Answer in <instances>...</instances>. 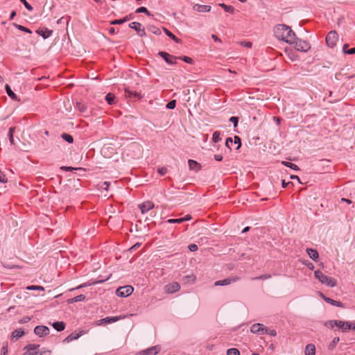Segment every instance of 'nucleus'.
Instances as JSON below:
<instances>
[{"instance_id":"nucleus-1","label":"nucleus","mask_w":355,"mask_h":355,"mask_svg":"<svg viewBox=\"0 0 355 355\" xmlns=\"http://www.w3.org/2000/svg\"><path fill=\"white\" fill-rule=\"evenodd\" d=\"M275 37L286 43L293 44L295 41V33L286 24H278L274 28Z\"/></svg>"},{"instance_id":"nucleus-2","label":"nucleus","mask_w":355,"mask_h":355,"mask_svg":"<svg viewBox=\"0 0 355 355\" xmlns=\"http://www.w3.org/2000/svg\"><path fill=\"white\" fill-rule=\"evenodd\" d=\"M324 326L330 329L337 327L338 329H341L343 332H346L349 330H355V322L332 320L325 322Z\"/></svg>"},{"instance_id":"nucleus-3","label":"nucleus","mask_w":355,"mask_h":355,"mask_svg":"<svg viewBox=\"0 0 355 355\" xmlns=\"http://www.w3.org/2000/svg\"><path fill=\"white\" fill-rule=\"evenodd\" d=\"M40 345L28 344L24 347V355H51V351L46 348H40Z\"/></svg>"},{"instance_id":"nucleus-4","label":"nucleus","mask_w":355,"mask_h":355,"mask_svg":"<svg viewBox=\"0 0 355 355\" xmlns=\"http://www.w3.org/2000/svg\"><path fill=\"white\" fill-rule=\"evenodd\" d=\"M314 276L321 284L327 286L335 287L337 285V281L334 278L324 275L320 270H315Z\"/></svg>"},{"instance_id":"nucleus-5","label":"nucleus","mask_w":355,"mask_h":355,"mask_svg":"<svg viewBox=\"0 0 355 355\" xmlns=\"http://www.w3.org/2000/svg\"><path fill=\"white\" fill-rule=\"evenodd\" d=\"M133 291L134 288L132 286L127 285L118 288L116 294L119 297H128L132 293Z\"/></svg>"},{"instance_id":"nucleus-6","label":"nucleus","mask_w":355,"mask_h":355,"mask_svg":"<svg viewBox=\"0 0 355 355\" xmlns=\"http://www.w3.org/2000/svg\"><path fill=\"white\" fill-rule=\"evenodd\" d=\"M338 35L335 31H331L326 37V42L328 46L333 48L336 44Z\"/></svg>"},{"instance_id":"nucleus-7","label":"nucleus","mask_w":355,"mask_h":355,"mask_svg":"<svg viewBox=\"0 0 355 355\" xmlns=\"http://www.w3.org/2000/svg\"><path fill=\"white\" fill-rule=\"evenodd\" d=\"M295 49L298 51L307 52L311 49V45L305 40H297L295 42Z\"/></svg>"},{"instance_id":"nucleus-8","label":"nucleus","mask_w":355,"mask_h":355,"mask_svg":"<svg viewBox=\"0 0 355 355\" xmlns=\"http://www.w3.org/2000/svg\"><path fill=\"white\" fill-rule=\"evenodd\" d=\"M233 144H237L236 149L238 150L241 146V141L240 137L238 136H235L234 137V139H232V137L227 138L226 141H225V146L228 148L231 149Z\"/></svg>"},{"instance_id":"nucleus-9","label":"nucleus","mask_w":355,"mask_h":355,"mask_svg":"<svg viewBox=\"0 0 355 355\" xmlns=\"http://www.w3.org/2000/svg\"><path fill=\"white\" fill-rule=\"evenodd\" d=\"M180 289V285L178 282H172L165 286L164 290L167 293H174Z\"/></svg>"},{"instance_id":"nucleus-10","label":"nucleus","mask_w":355,"mask_h":355,"mask_svg":"<svg viewBox=\"0 0 355 355\" xmlns=\"http://www.w3.org/2000/svg\"><path fill=\"white\" fill-rule=\"evenodd\" d=\"M250 331L252 333L257 334H264V332L267 331L266 327L260 323L253 324L250 327Z\"/></svg>"},{"instance_id":"nucleus-11","label":"nucleus","mask_w":355,"mask_h":355,"mask_svg":"<svg viewBox=\"0 0 355 355\" xmlns=\"http://www.w3.org/2000/svg\"><path fill=\"white\" fill-rule=\"evenodd\" d=\"M155 207V204L150 200L146 201L139 205L142 214H145L152 209Z\"/></svg>"},{"instance_id":"nucleus-12","label":"nucleus","mask_w":355,"mask_h":355,"mask_svg":"<svg viewBox=\"0 0 355 355\" xmlns=\"http://www.w3.org/2000/svg\"><path fill=\"white\" fill-rule=\"evenodd\" d=\"M238 279H239V278L236 277H230L227 279H224L222 280H218V281L215 282L214 286H218L229 285L232 282H236Z\"/></svg>"},{"instance_id":"nucleus-13","label":"nucleus","mask_w":355,"mask_h":355,"mask_svg":"<svg viewBox=\"0 0 355 355\" xmlns=\"http://www.w3.org/2000/svg\"><path fill=\"white\" fill-rule=\"evenodd\" d=\"M34 332L36 335L42 337L49 334V329L46 326H37Z\"/></svg>"},{"instance_id":"nucleus-14","label":"nucleus","mask_w":355,"mask_h":355,"mask_svg":"<svg viewBox=\"0 0 355 355\" xmlns=\"http://www.w3.org/2000/svg\"><path fill=\"white\" fill-rule=\"evenodd\" d=\"M160 351V347L158 345L151 347L148 349L139 352L140 355H155Z\"/></svg>"},{"instance_id":"nucleus-15","label":"nucleus","mask_w":355,"mask_h":355,"mask_svg":"<svg viewBox=\"0 0 355 355\" xmlns=\"http://www.w3.org/2000/svg\"><path fill=\"white\" fill-rule=\"evenodd\" d=\"M129 26L135 29L139 35L143 36L145 35V31L144 28L142 26V24H129Z\"/></svg>"},{"instance_id":"nucleus-16","label":"nucleus","mask_w":355,"mask_h":355,"mask_svg":"<svg viewBox=\"0 0 355 355\" xmlns=\"http://www.w3.org/2000/svg\"><path fill=\"white\" fill-rule=\"evenodd\" d=\"M191 219V216L189 215V214H187L183 218H177V219H168L166 220V223H182L184 221H188V220H190Z\"/></svg>"},{"instance_id":"nucleus-17","label":"nucleus","mask_w":355,"mask_h":355,"mask_svg":"<svg viewBox=\"0 0 355 355\" xmlns=\"http://www.w3.org/2000/svg\"><path fill=\"white\" fill-rule=\"evenodd\" d=\"M37 33L40 35L44 39L48 38L52 33V31L46 28H40L37 31Z\"/></svg>"},{"instance_id":"nucleus-18","label":"nucleus","mask_w":355,"mask_h":355,"mask_svg":"<svg viewBox=\"0 0 355 355\" xmlns=\"http://www.w3.org/2000/svg\"><path fill=\"white\" fill-rule=\"evenodd\" d=\"M193 8H194V10H196L198 12H208L210 10L211 6H208V5L196 4L193 6Z\"/></svg>"},{"instance_id":"nucleus-19","label":"nucleus","mask_w":355,"mask_h":355,"mask_svg":"<svg viewBox=\"0 0 355 355\" xmlns=\"http://www.w3.org/2000/svg\"><path fill=\"white\" fill-rule=\"evenodd\" d=\"M305 355H315V347L313 344H308L304 350Z\"/></svg>"},{"instance_id":"nucleus-20","label":"nucleus","mask_w":355,"mask_h":355,"mask_svg":"<svg viewBox=\"0 0 355 355\" xmlns=\"http://www.w3.org/2000/svg\"><path fill=\"white\" fill-rule=\"evenodd\" d=\"M188 164L189 168L195 171H198L201 168L200 164L193 159H189Z\"/></svg>"},{"instance_id":"nucleus-21","label":"nucleus","mask_w":355,"mask_h":355,"mask_svg":"<svg viewBox=\"0 0 355 355\" xmlns=\"http://www.w3.org/2000/svg\"><path fill=\"white\" fill-rule=\"evenodd\" d=\"M306 252L309 254V257L312 259L313 261H316L318 259L319 254L316 250L312 248H307Z\"/></svg>"},{"instance_id":"nucleus-22","label":"nucleus","mask_w":355,"mask_h":355,"mask_svg":"<svg viewBox=\"0 0 355 355\" xmlns=\"http://www.w3.org/2000/svg\"><path fill=\"white\" fill-rule=\"evenodd\" d=\"M83 335V331L78 334L76 332L71 333L70 335H69L64 340V341L69 343L74 340H77L78 338H80Z\"/></svg>"},{"instance_id":"nucleus-23","label":"nucleus","mask_w":355,"mask_h":355,"mask_svg":"<svg viewBox=\"0 0 355 355\" xmlns=\"http://www.w3.org/2000/svg\"><path fill=\"white\" fill-rule=\"evenodd\" d=\"M119 320L117 317H106L103 319H101L98 321V324H102L105 323H112L115 322Z\"/></svg>"},{"instance_id":"nucleus-24","label":"nucleus","mask_w":355,"mask_h":355,"mask_svg":"<svg viewBox=\"0 0 355 355\" xmlns=\"http://www.w3.org/2000/svg\"><path fill=\"white\" fill-rule=\"evenodd\" d=\"M135 17V13H131V14H129L128 15H126L123 19H114L113 21H111L110 22H115V23H117V22H127L128 21L134 19Z\"/></svg>"},{"instance_id":"nucleus-25","label":"nucleus","mask_w":355,"mask_h":355,"mask_svg":"<svg viewBox=\"0 0 355 355\" xmlns=\"http://www.w3.org/2000/svg\"><path fill=\"white\" fill-rule=\"evenodd\" d=\"M6 91L8 96L14 101H19L17 96L12 91L8 85H6Z\"/></svg>"},{"instance_id":"nucleus-26","label":"nucleus","mask_w":355,"mask_h":355,"mask_svg":"<svg viewBox=\"0 0 355 355\" xmlns=\"http://www.w3.org/2000/svg\"><path fill=\"white\" fill-rule=\"evenodd\" d=\"M160 55L162 58H164V59L166 60V62H168L169 64L174 63L173 60L175 59V58H173L172 55H169L168 53H167L166 52H161Z\"/></svg>"},{"instance_id":"nucleus-27","label":"nucleus","mask_w":355,"mask_h":355,"mask_svg":"<svg viewBox=\"0 0 355 355\" xmlns=\"http://www.w3.org/2000/svg\"><path fill=\"white\" fill-rule=\"evenodd\" d=\"M85 295L81 294V295H78V296H76L75 297H73V298L67 300V303L68 304H73V303H75V302L83 301V300H85Z\"/></svg>"},{"instance_id":"nucleus-28","label":"nucleus","mask_w":355,"mask_h":355,"mask_svg":"<svg viewBox=\"0 0 355 355\" xmlns=\"http://www.w3.org/2000/svg\"><path fill=\"white\" fill-rule=\"evenodd\" d=\"M52 325L58 331H62L65 328V324L63 322H55Z\"/></svg>"},{"instance_id":"nucleus-29","label":"nucleus","mask_w":355,"mask_h":355,"mask_svg":"<svg viewBox=\"0 0 355 355\" xmlns=\"http://www.w3.org/2000/svg\"><path fill=\"white\" fill-rule=\"evenodd\" d=\"M24 335V331L22 329H19L15 330L12 333V338L17 339L19 338H21Z\"/></svg>"},{"instance_id":"nucleus-30","label":"nucleus","mask_w":355,"mask_h":355,"mask_svg":"<svg viewBox=\"0 0 355 355\" xmlns=\"http://www.w3.org/2000/svg\"><path fill=\"white\" fill-rule=\"evenodd\" d=\"M349 44H345L343 46V51L345 54L352 55L355 53V48L347 49Z\"/></svg>"},{"instance_id":"nucleus-31","label":"nucleus","mask_w":355,"mask_h":355,"mask_svg":"<svg viewBox=\"0 0 355 355\" xmlns=\"http://www.w3.org/2000/svg\"><path fill=\"white\" fill-rule=\"evenodd\" d=\"M325 302H327V303H329L331 304V305H334V306H338V307H343V304L339 302V301H336V300H332L331 298H326L325 299Z\"/></svg>"},{"instance_id":"nucleus-32","label":"nucleus","mask_w":355,"mask_h":355,"mask_svg":"<svg viewBox=\"0 0 355 355\" xmlns=\"http://www.w3.org/2000/svg\"><path fill=\"white\" fill-rule=\"evenodd\" d=\"M105 100L109 105L114 103L115 96L112 93H108L105 96Z\"/></svg>"},{"instance_id":"nucleus-33","label":"nucleus","mask_w":355,"mask_h":355,"mask_svg":"<svg viewBox=\"0 0 355 355\" xmlns=\"http://www.w3.org/2000/svg\"><path fill=\"white\" fill-rule=\"evenodd\" d=\"M221 140L220 133L218 131H216L213 133L212 141L214 143H218Z\"/></svg>"},{"instance_id":"nucleus-34","label":"nucleus","mask_w":355,"mask_h":355,"mask_svg":"<svg viewBox=\"0 0 355 355\" xmlns=\"http://www.w3.org/2000/svg\"><path fill=\"white\" fill-rule=\"evenodd\" d=\"M26 289L29 290V291H44V288L43 286H35V285L28 286L26 287Z\"/></svg>"},{"instance_id":"nucleus-35","label":"nucleus","mask_w":355,"mask_h":355,"mask_svg":"<svg viewBox=\"0 0 355 355\" xmlns=\"http://www.w3.org/2000/svg\"><path fill=\"white\" fill-rule=\"evenodd\" d=\"M227 355H240V352L236 348H230L227 349Z\"/></svg>"},{"instance_id":"nucleus-36","label":"nucleus","mask_w":355,"mask_h":355,"mask_svg":"<svg viewBox=\"0 0 355 355\" xmlns=\"http://www.w3.org/2000/svg\"><path fill=\"white\" fill-rule=\"evenodd\" d=\"M282 164L295 171H298L299 170V167L295 164H293L291 162H282Z\"/></svg>"},{"instance_id":"nucleus-37","label":"nucleus","mask_w":355,"mask_h":355,"mask_svg":"<svg viewBox=\"0 0 355 355\" xmlns=\"http://www.w3.org/2000/svg\"><path fill=\"white\" fill-rule=\"evenodd\" d=\"M62 137L63 139H64L68 143H72L73 141V137L69 134L64 133L62 135Z\"/></svg>"},{"instance_id":"nucleus-38","label":"nucleus","mask_w":355,"mask_h":355,"mask_svg":"<svg viewBox=\"0 0 355 355\" xmlns=\"http://www.w3.org/2000/svg\"><path fill=\"white\" fill-rule=\"evenodd\" d=\"M15 128H10L8 131V137L9 140L11 144H14V138H13V133H14Z\"/></svg>"},{"instance_id":"nucleus-39","label":"nucleus","mask_w":355,"mask_h":355,"mask_svg":"<svg viewBox=\"0 0 355 355\" xmlns=\"http://www.w3.org/2000/svg\"><path fill=\"white\" fill-rule=\"evenodd\" d=\"M340 339L338 337H336L333 339V340L329 344V348L330 349H333L336 346L337 343L339 342Z\"/></svg>"},{"instance_id":"nucleus-40","label":"nucleus","mask_w":355,"mask_h":355,"mask_svg":"<svg viewBox=\"0 0 355 355\" xmlns=\"http://www.w3.org/2000/svg\"><path fill=\"white\" fill-rule=\"evenodd\" d=\"M220 6L227 12H232L234 8L232 6H227L225 3H221Z\"/></svg>"},{"instance_id":"nucleus-41","label":"nucleus","mask_w":355,"mask_h":355,"mask_svg":"<svg viewBox=\"0 0 355 355\" xmlns=\"http://www.w3.org/2000/svg\"><path fill=\"white\" fill-rule=\"evenodd\" d=\"M175 105H176V101L172 100L166 104V108L172 110L175 107Z\"/></svg>"},{"instance_id":"nucleus-42","label":"nucleus","mask_w":355,"mask_h":355,"mask_svg":"<svg viewBox=\"0 0 355 355\" xmlns=\"http://www.w3.org/2000/svg\"><path fill=\"white\" fill-rule=\"evenodd\" d=\"M165 32H166V34L169 36L172 40H173L174 41H175L176 42H179L180 40L176 37L172 33H171L170 31H168V30L166 29H164Z\"/></svg>"},{"instance_id":"nucleus-43","label":"nucleus","mask_w":355,"mask_h":355,"mask_svg":"<svg viewBox=\"0 0 355 355\" xmlns=\"http://www.w3.org/2000/svg\"><path fill=\"white\" fill-rule=\"evenodd\" d=\"M141 12H144L146 15H150L148 10L145 7H140L136 10L135 13H141Z\"/></svg>"},{"instance_id":"nucleus-44","label":"nucleus","mask_w":355,"mask_h":355,"mask_svg":"<svg viewBox=\"0 0 355 355\" xmlns=\"http://www.w3.org/2000/svg\"><path fill=\"white\" fill-rule=\"evenodd\" d=\"M184 279H187L188 282H190L192 284L194 283L196 281V277L193 275H187L184 277Z\"/></svg>"},{"instance_id":"nucleus-45","label":"nucleus","mask_w":355,"mask_h":355,"mask_svg":"<svg viewBox=\"0 0 355 355\" xmlns=\"http://www.w3.org/2000/svg\"><path fill=\"white\" fill-rule=\"evenodd\" d=\"M77 106L80 112L84 113L86 112L87 107L84 104L78 103Z\"/></svg>"},{"instance_id":"nucleus-46","label":"nucleus","mask_w":355,"mask_h":355,"mask_svg":"<svg viewBox=\"0 0 355 355\" xmlns=\"http://www.w3.org/2000/svg\"><path fill=\"white\" fill-rule=\"evenodd\" d=\"M266 330L267 331L264 332V334H269L272 336H275L277 333H276V331L274 330V329H269L268 328L266 327Z\"/></svg>"},{"instance_id":"nucleus-47","label":"nucleus","mask_w":355,"mask_h":355,"mask_svg":"<svg viewBox=\"0 0 355 355\" xmlns=\"http://www.w3.org/2000/svg\"><path fill=\"white\" fill-rule=\"evenodd\" d=\"M157 172L161 175H164L167 173V168L164 166L160 167L157 169Z\"/></svg>"},{"instance_id":"nucleus-48","label":"nucleus","mask_w":355,"mask_h":355,"mask_svg":"<svg viewBox=\"0 0 355 355\" xmlns=\"http://www.w3.org/2000/svg\"><path fill=\"white\" fill-rule=\"evenodd\" d=\"M125 96H128V97H132L133 96H137V94L136 92L133 93L132 92H131L127 89H125Z\"/></svg>"},{"instance_id":"nucleus-49","label":"nucleus","mask_w":355,"mask_h":355,"mask_svg":"<svg viewBox=\"0 0 355 355\" xmlns=\"http://www.w3.org/2000/svg\"><path fill=\"white\" fill-rule=\"evenodd\" d=\"M270 277H271V275L270 274H266V275H263L256 277L255 279H270Z\"/></svg>"},{"instance_id":"nucleus-50","label":"nucleus","mask_w":355,"mask_h":355,"mask_svg":"<svg viewBox=\"0 0 355 355\" xmlns=\"http://www.w3.org/2000/svg\"><path fill=\"white\" fill-rule=\"evenodd\" d=\"M241 45L247 47V48H251L252 47V43L248 41H243L241 42Z\"/></svg>"},{"instance_id":"nucleus-51","label":"nucleus","mask_w":355,"mask_h":355,"mask_svg":"<svg viewBox=\"0 0 355 355\" xmlns=\"http://www.w3.org/2000/svg\"><path fill=\"white\" fill-rule=\"evenodd\" d=\"M189 249L191 252H196L198 250V245L196 244H190L189 245Z\"/></svg>"},{"instance_id":"nucleus-52","label":"nucleus","mask_w":355,"mask_h":355,"mask_svg":"<svg viewBox=\"0 0 355 355\" xmlns=\"http://www.w3.org/2000/svg\"><path fill=\"white\" fill-rule=\"evenodd\" d=\"M230 121L234 123V126L236 127L238 124L239 119L236 116H232Z\"/></svg>"},{"instance_id":"nucleus-53","label":"nucleus","mask_w":355,"mask_h":355,"mask_svg":"<svg viewBox=\"0 0 355 355\" xmlns=\"http://www.w3.org/2000/svg\"><path fill=\"white\" fill-rule=\"evenodd\" d=\"M20 1L24 3L25 7L28 10H31L33 9L32 6L26 0H20Z\"/></svg>"},{"instance_id":"nucleus-54","label":"nucleus","mask_w":355,"mask_h":355,"mask_svg":"<svg viewBox=\"0 0 355 355\" xmlns=\"http://www.w3.org/2000/svg\"><path fill=\"white\" fill-rule=\"evenodd\" d=\"M182 59L185 62L189 63V64H191L193 62L192 58L187 57V56H184Z\"/></svg>"},{"instance_id":"nucleus-55","label":"nucleus","mask_w":355,"mask_h":355,"mask_svg":"<svg viewBox=\"0 0 355 355\" xmlns=\"http://www.w3.org/2000/svg\"><path fill=\"white\" fill-rule=\"evenodd\" d=\"M17 27L19 29V30H22V31H26L28 33H31V31L27 28H25L21 25H17Z\"/></svg>"},{"instance_id":"nucleus-56","label":"nucleus","mask_w":355,"mask_h":355,"mask_svg":"<svg viewBox=\"0 0 355 355\" xmlns=\"http://www.w3.org/2000/svg\"><path fill=\"white\" fill-rule=\"evenodd\" d=\"M110 186V182H104L103 183V185H102V188L105 189V190H107L108 189V187Z\"/></svg>"},{"instance_id":"nucleus-57","label":"nucleus","mask_w":355,"mask_h":355,"mask_svg":"<svg viewBox=\"0 0 355 355\" xmlns=\"http://www.w3.org/2000/svg\"><path fill=\"white\" fill-rule=\"evenodd\" d=\"M214 159L216 161H221L223 159V156L221 155H214Z\"/></svg>"},{"instance_id":"nucleus-58","label":"nucleus","mask_w":355,"mask_h":355,"mask_svg":"<svg viewBox=\"0 0 355 355\" xmlns=\"http://www.w3.org/2000/svg\"><path fill=\"white\" fill-rule=\"evenodd\" d=\"M5 181V175L0 171V182H3Z\"/></svg>"},{"instance_id":"nucleus-59","label":"nucleus","mask_w":355,"mask_h":355,"mask_svg":"<svg viewBox=\"0 0 355 355\" xmlns=\"http://www.w3.org/2000/svg\"><path fill=\"white\" fill-rule=\"evenodd\" d=\"M288 56L292 60H295L296 57L294 55V53H288Z\"/></svg>"},{"instance_id":"nucleus-60","label":"nucleus","mask_w":355,"mask_h":355,"mask_svg":"<svg viewBox=\"0 0 355 355\" xmlns=\"http://www.w3.org/2000/svg\"><path fill=\"white\" fill-rule=\"evenodd\" d=\"M291 178L293 180H297L298 182H300V178L297 175H291Z\"/></svg>"},{"instance_id":"nucleus-61","label":"nucleus","mask_w":355,"mask_h":355,"mask_svg":"<svg viewBox=\"0 0 355 355\" xmlns=\"http://www.w3.org/2000/svg\"><path fill=\"white\" fill-rule=\"evenodd\" d=\"M290 183H291V182H287V183H286V182H285V180H282V187H283V188H286V187L288 186V184H290Z\"/></svg>"},{"instance_id":"nucleus-62","label":"nucleus","mask_w":355,"mask_h":355,"mask_svg":"<svg viewBox=\"0 0 355 355\" xmlns=\"http://www.w3.org/2000/svg\"><path fill=\"white\" fill-rule=\"evenodd\" d=\"M212 38L214 40V41H219L220 42V39L215 35H212Z\"/></svg>"},{"instance_id":"nucleus-63","label":"nucleus","mask_w":355,"mask_h":355,"mask_svg":"<svg viewBox=\"0 0 355 355\" xmlns=\"http://www.w3.org/2000/svg\"><path fill=\"white\" fill-rule=\"evenodd\" d=\"M2 350H3V355H6V353L7 352V347L3 346V347H2Z\"/></svg>"},{"instance_id":"nucleus-64","label":"nucleus","mask_w":355,"mask_h":355,"mask_svg":"<svg viewBox=\"0 0 355 355\" xmlns=\"http://www.w3.org/2000/svg\"><path fill=\"white\" fill-rule=\"evenodd\" d=\"M15 14L16 12L15 11H12L10 14V19H12Z\"/></svg>"}]
</instances>
